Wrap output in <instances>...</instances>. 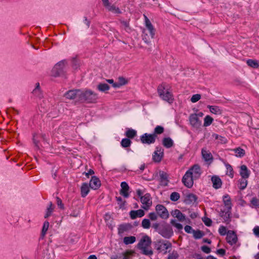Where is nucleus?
I'll return each instance as SVG.
<instances>
[{"label":"nucleus","mask_w":259,"mask_h":259,"mask_svg":"<svg viewBox=\"0 0 259 259\" xmlns=\"http://www.w3.org/2000/svg\"><path fill=\"white\" fill-rule=\"evenodd\" d=\"M164 127L161 125L156 126L154 130V132L152 134L153 135H155V136H157V135H160L162 134L164 132Z\"/></svg>","instance_id":"38"},{"label":"nucleus","mask_w":259,"mask_h":259,"mask_svg":"<svg viewBox=\"0 0 259 259\" xmlns=\"http://www.w3.org/2000/svg\"><path fill=\"white\" fill-rule=\"evenodd\" d=\"M192 233L193 234V237L196 239H198L202 238L204 234L203 232L199 230H193Z\"/></svg>","instance_id":"40"},{"label":"nucleus","mask_w":259,"mask_h":259,"mask_svg":"<svg viewBox=\"0 0 259 259\" xmlns=\"http://www.w3.org/2000/svg\"><path fill=\"white\" fill-rule=\"evenodd\" d=\"M160 226V225H159V224H158L157 223H155L153 224L152 227L154 229V230L156 231H157L158 233V230L159 229Z\"/></svg>","instance_id":"62"},{"label":"nucleus","mask_w":259,"mask_h":259,"mask_svg":"<svg viewBox=\"0 0 259 259\" xmlns=\"http://www.w3.org/2000/svg\"><path fill=\"white\" fill-rule=\"evenodd\" d=\"M219 232L221 235L224 236L227 234V228L223 226H221L219 229Z\"/></svg>","instance_id":"54"},{"label":"nucleus","mask_w":259,"mask_h":259,"mask_svg":"<svg viewBox=\"0 0 259 259\" xmlns=\"http://www.w3.org/2000/svg\"><path fill=\"white\" fill-rule=\"evenodd\" d=\"M130 228V226L129 225L123 224V225H120L118 229V234L119 235H121L124 232L128 231L129 230Z\"/></svg>","instance_id":"32"},{"label":"nucleus","mask_w":259,"mask_h":259,"mask_svg":"<svg viewBox=\"0 0 259 259\" xmlns=\"http://www.w3.org/2000/svg\"><path fill=\"white\" fill-rule=\"evenodd\" d=\"M234 151L236 153V155L237 157H242L245 155V151L241 148H237L234 149Z\"/></svg>","instance_id":"45"},{"label":"nucleus","mask_w":259,"mask_h":259,"mask_svg":"<svg viewBox=\"0 0 259 259\" xmlns=\"http://www.w3.org/2000/svg\"><path fill=\"white\" fill-rule=\"evenodd\" d=\"M98 98V94L92 90H80L79 101L82 102L95 103H96Z\"/></svg>","instance_id":"2"},{"label":"nucleus","mask_w":259,"mask_h":259,"mask_svg":"<svg viewBox=\"0 0 259 259\" xmlns=\"http://www.w3.org/2000/svg\"><path fill=\"white\" fill-rule=\"evenodd\" d=\"M179 256V255L178 252L176 250H174L168 255L167 259H178Z\"/></svg>","instance_id":"51"},{"label":"nucleus","mask_w":259,"mask_h":259,"mask_svg":"<svg viewBox=\"0 0 259 259\" xmlns=\"http://www.w3.org/2000/svg\"><path fill=\"white\" fill-rule=\"evenodd\" d=\"M157 92L159 97L164 101L172 103L174 100L172 95L167 90H165L163 85H159L157 88Z\"/></svg>","instance_id":"3"},{"label":"nucleus","mask_w":259,"mask_h":259,"mask_svg":"<svg viewBox=\"0 0 259 259\" xmlns=\"http://www.w3.org/2000/svg\"><path fill=\"white\" fill-rule=\"evenodd\" d=\"M251 203L256 207H259V199L256 197H253L251 200Z\"/></svg>","instance_id":"55"},{"label":"nucleus","mask_w":259,"mask_h":259,"mask_svg":"<svg viewBox=\"0 0 259 259\" xmlns=\"http://www.w3.org/2000/svg\"><path fill=\"white\" fill-rule=\"evenodd\" d=\"M253 231L254 235L257 237H259V227H255Z\"/></svg>","instance_id":"64"},{"label":"nucleus","mask_w":259,"mask_h":259,"mask_svg":"<svg viewBox=\"0 0 259 259\" xmlns=\"http://www.w3.org/2000/svg\"><path fill=\"white\" fill-rule=\"evenodd\" d=\"M151 239L148 236L143 237L138 243V247L140 249H145L151 244Z\"/></svg>","instance_id":"16"},{"label":"nucleus","mask_w":259,"mask_h":259,"mask_svg":"<svg viewBox=\"0 0 259 259\" xmlns=\"http://www.w3.org/2000/svg\"><path fill=\"white\" fill-rule=\"evenodd\" d=\"M89 186L87 183H83L81 187V196L85 197L89 192Z\"/></svg>","instance_id":"30"},{"label":"nucleus","mask_w":259,"mask_h":259,"mask_svg":"<svg viewBox=\"0 0 259 259\" xmlns=\"http://www.w3.org/2000/svg\"><path fill=\"white\" fill-rule=\"evenodd\" d=\"M158 233L160 234L163 237L169 239L174 234L172 228L167 224H163L160 225Z\"/></svg>","instance_id":"5"},{"label":"nucleus","mask_w":259,"mask_h":259,"mask_svg":"<svg viewBox=\"0 0 259 259\" xmlns=\"http://www.w3.org/2000/svg\"><path fill=\"white\" fill-rule=\"evenodd\" d=\"M250 171L245 165H242L240 167V175L242 178L247 179L250 175Z\"/></svg>","instance_id":"23"},{"label":"nucleus","mask_w":259,"mask_h":259,"mask_svg":"<svg viewBox=\"0 0 259 259\" xmlns=\"http://www.w3.org/2000/svg\"><path fill=\"white\" fill-rule=\"evenodd\" d=\"M144 16L146 29L143 31V39L146 43L148 44L151 39L154 38L155 34V29L148 17L145 15Z\"/></svg>","instance_id":"1"},{"label":"nucleus","mask_w":259,"mask_h":259,"mask_svg":"<svg viewBox=\"0 0 259 259\" xmlns=\"http://www.w3.org/2000/svg\"><path fill=\"white\" fill-rule=\"evenodd\" d=\"M207 108L209 109L211 113L217 115L222 114V110L218 106L208 105Z\"/></svg>","instance_id":"29"},{"label":"nucleus","mask_w":259,"mask_h":259,"mask_svg":"<svg viewBox=\"0 0 259 259\" xmlns=\"http://www.w3.org/2000/svg\"><path fill=\"white\" fill-rule=\"evenodd\" d=\"M226 167L227 170V174L231 178L233 177V169L231 165L227 164L226 165Z\"/></svg>","instance_id":"50"},{"label":"nucleus","mask_w":259,"mask_h":259,"mask_svg":"<svg viewBox=\"0 0 259 259\" xmlns=\"http://www.w3.org/2000/svg\"><path fill=\"white\" fill-rule=\"evenodd\" d=\"M211 180L213 184L212 186L214 189H218L221 187L222 182L221 179L218 176H213L211 177Z\"/></svg>","instance_id":"21"},{"label":"nucleus","mask_w":259,"mask_h":259,"mask_svg":"<svg viewBox=\"0 0 259 259\" xmlns=\"http://www.w3.org/2000/svg\"><path fill=\"white\" fill-rule=\"evenodd\" d=\"M212 136L215 140H218V142L220 144H225L227 142V139L225 137L220 136L218 134H213Z\"/></svg>","instance_id":"35"},{"label":"nucleus","mask_w":259,"mask_h":259,"mask_svg":"<svg viewBox=\"0 0 259 259\" xmlns=\"http://www.w3.org/2000/svg\"><path fill=\"white\" fill-rule=\"evenodd\" d=\"M230 209L227 208V210L222 211L220 213L221 217L224 220V222L226 224H229L230 222L231 211Z\"/></svg>","instance_id":"22"},{"label":"nucleus","mask_w":259,"mask_h":259,"mask_svg":"<svg viewBox=\"0 0 259 259\" xmlns=\"http://www.w3.org/2000/svg\"><path fill=\"white\" fill-rule=\"evenodd\" d=\"M121 190L120 191V194L125 198H127L129 196V193L128 192L130 187L128 184L125 182H123L121 183Z\"/></svg>","instance_id":"19"},{"label":"nucleus","mask_w":259,"mask_h":259,"mask_svg":"<svg viewBox=\"0 0 259 259\" xmlns=\"http://www.w3.org/2000/svg\"><path fill=\"white\" fill-rule=\"evenodd\" d=\"M226 240L229 244L233 245L237 241V235L233 231H229L227 234Z\"/></svg>","instance_id":"14"},{"label":"nucleus","mask_w":259,"mask_h":259,"mask_svg":"<svg viewBox=\"0 0 259 259\" xmlns=\"http://www.w3.org/2000/svg\"><path fill=\"white\" fill-rule=\"evenodd\" d=\"M223 201L225 205L228 209H231V199L228 195H226L223 197Z\"/></svg>","instance_id":"36"},{"label":"nucleus","mask_w":259,"mask_h":259,"mask_svg":"<svg viewBox=\"0 0 259 259\" xmlns=\"http://www.w3.org/2000/svg\"><path fill=\"white\" fill-rule=\"evenodd\" d=\"M120 21L126 31H128L130 29L128 22L124 20H120Z\"/></svg>","instance_id":"59"},{"label":"nucleus","mask_w":259,"mask_h":259,"mask_svg":"<svg viewBox=\"0 0 259 259\" xmlns=\"http://www.w3.org/2000/svg\"><path fill=\"white\" fill-rule=\"evenodd\" d=\"M136 241V237L134 236L125 237L123 238V242L125 244L134 243Z\"/></svg>","instance_id":"37"},{"label":"nucleus","mask_w":259,"mask_h":259,"mask_svg":"<svg viewBox=\"0 0 259 259\" xmlns=\"http://www.w3.org/2000/svg\"><path fill=\"white\" fill-rule=\"evenodd\" d=\"M137 135V132L133 129H128L125 132V136L130 139L134 138Z\"/></svg>","instance_id":"41"},{"label":"nucleus","mask_w":259,"mask_h":259,"mask_svg":"<svg viewBox=\"0 0 259 259\" xmlns=\"http://www.w3.org/2000/svg\"><path fill=\"white\" fill-rule=\"evenodd\" d=\"M80 90H71L67 91L64 96L69 100H73L78 98L79 100Z\"/></svg>","instance_id":"11"},{"label":"nucleus","mask_w":259,"mask_h":259,"mask_svg":"<svg viewBox=\"0 0 259 259\" xmlns=\"http://www.w3.org/2000/svg\"><path fill=\"white\" fill-rule=\"evenodd\" d=\"M170 223L179 230L183 229V226L181 224L177 223L175 220H171Z\"/></svg>","instance_id":"53"},{"label":"nucleus","mask_w":259,"mask_h":259,"mask_svg":"<svg viewBox=\"0 0 259 259\" xmlns=\"http://www.w3.org/2000/svg\"><path fill=\"white\" fill-rule=\"evenodd\" d=\"M197 197L193 194H189L187 195L185 199V202L186 204H190L194 203L197 200Z\"/></svg>","instance_id":"26"},{"label":"nucleus","mask_w":259,"mask_h":259,"mask_svg":"<svg viewBox=\"0 0 259 259\" xmlns=\"http://www.w3.org/2000/svg\"><path fill=\"white\" fill-rule=\"evenodd\" d=\"M66 62L62 60L57 63L52 70V75L54 77L63 75L64 74V68Z\"/></svg>","instance_id":"4"},{"label":"nucleus","mask_w":259,"mask_h":259,"mask_svg":"<svg viewBox=\"0 0 259 259\" xmlns=\"http://www.w3.org/2000/svg\"><path fill=\"white\" fill-rule=\"evenodd\" d=\"M127 80L123 77H120L118 78V81L116 82V84H114L113 87L114 88H119L120 87L125 85L127 83Z\"/></svg>","instance_id":"31"},{"label":"nucleus","mask_w":259,"mask_h":259,"mask_svg":"<svg viewBox=\"0 0 259 259\" xmlns=\"http://www.w3.org/2000/svg\"><path fill=\"white\" fill-rule=\"evenodd\" d=\"M49 227V223L48 221H45L44 223L41 235L42 237H44L45 235L46 234V233L48 230Z\"/></svg>","instance_id":"46"},{"label":"nucleus","mask_w":259,"mask_h":259,"mask_svg":"<svg viewBox=\"0 0 259 259\" xmlns=\"http://www.w3.org/2000/svg\"><path fill=\"white\" fill-rule=\"evenodd\" d=\"M143 204L142 207L145 210H148L152 204V198L149 193H146L140 198Z\"/></svg>","instance_id":"8"},{"label":"nucleus","mask_w":259,"mask_h":259,"mask_svg":"<svg viewBox=\"0 0 259 259\" xmlns=\"http://www.w3.org/2000/svg\"><path fill=\"white\" fill-rule=\"evenodd\" d=\"M201 98V95L200 94H195L193 95L191 98V101L192 103H196V102L198 101Z\"/></svg>","instance_id":"52"},{"label":"nucleus","mask_w":259,"mask_h":259,"mask_svg":"<svg viewBox=\"0 0 259 259\" xmlns=\"http://www.w3.org/2000/svg\"><path fill=\"white\" fill-rule=\"evenodd\" d=\"M107 9L109 11H111L112 12H113L114 13L116 14H120L121 13V11L119 10V9L117 7H116V6L114 5H110V6L108 7Z\"/></svg>","instance_id":"42"},{"label":"nucleus","mask_w":259,"mask_h":259,"mask_svg":"<svg viewBox=\"0 0 259 259\" xmlns=\"http://www.w3.org/2000/svg\"><path fill=\"white\" fill-rule=\"evenodd\" d=\"M54 209V207L53 206V203L52 202H49V207L47 208L46 213L45 215V218H47L50 217Z\"/></svg>","instance_id":"44"},{"label":"nucleus","mask_w":259,"mask_h":259,"mask_svg":"<svg viewBox=\"0 0 259 259\" xmlns=\"http://www.w3.org/2000/svg\"><path fill=\"white\" fill-rule=\"evenodd\" d=\"M32 94L34 96L41 98L42 97V93L40 90L39 83L38 82L35 84V88L32 91Z\"/></svg>","instance_id":"28"},{"label":"nucleus","mask_w":259,"mask_h":259,"mask_svg":"<svg viewBox=\"0 0 259 259\" xmlns=\"http://www.w3.org/2000/svg\"><path fill=\"white\" fill-rule=\"evenodd\" d=\"M180 195L179 193L174 192H172L170 196V199L171 201H176L179 199Z\"/></svg>","instance_id":"48"},{"label":"nucleus","mask_w":259,"mask_h":259,"mask_svg":"<svg viewBox=\"0 0 259 259\" xmlns=\"http://www.w3.org/2000/svg\"><path fill=\"white\" fill-rule=\"evenodd\" d=\"M158 214L153 212L148 214V217L151 221H156L158 218Z\"/></svg>","instance_id":"56"},{"label":"nucleus","mask_w":259,"mask_h":259,"mask_svg":"<svg viewBox=\"0 0 259 259\" xmlns=\"http://www.w3.org/2000/svg\"><path fill=\"white\" fill-rule=\"evenodd\" d=\"M189 121L190 124L196 128L200 127L201 125V121L197 117L196 113L190 115Z\"/></svg>","instance_id":"13"},{"label":"nucleus","mask_w":259,"mask_h":259,"mask_svg":"<svg viewBox=\"0 0 259 259\" xmlns=\"http://www.w3.org/2000/svg\"><path fill=\"white\" fill-rule=\"evenodd\" d=\"M132 141L127 138L123 139L121 141V145L123 148H127L131 146Z\"/></svg>","instance_id":"43"},{"label":"nucleus","mask_w":259,"mask_h":259,"mask_svg":"<svg viewBox=\"0 0 259 259\" xmlns=\"http://www.w3.org/2000/svg\"><path fill=\"white\" fill-rule=\"evenodd\" d=\"M201 154L204 160L208 163H211L213 161V157L211 153L206 148H202Z\"/></svg>","instance_id":"17"},{"label":"nucleus","mask_w":259,"mask_h":259,"mask_svg":"<svg viewBox=\"0 0 259 259\" xmlns=\"http://www.w3.org/2000/svg\"><path fill=\"white\" fill-rule=\"evenodd\" d=\"M187 171L189 172L195 179H198L201 174L200 167L198 164L194 165Z\"/></svg>","instance_id":"12"},{"label":"nucleus","mask_w":259,"mask_h":259,"mask_svg":"<svg viewBox=\"0 0 259 259\" xmlns=\"http://www.w3.org/2000/svg\"><path fill=\"white\" fill-rule=\"evenodd\" d=\"M97 89L99 91L104 92L108 91L110 87L106 83H101L98 85Z\"/></svg>","instance_id":"34"},{"label":"nucleus","mask_w":259,"mask_h":259,"mask_svg":"<svg viewBox=\"0 0 259 259\" xmlns=\"http://www.w3.org/2000/svg\"><path fill=\"white\" fill-rule=\"evenodd\" d=\"M160 182L161 185L167 186L169 182L168 180V175L163 171H159Z\"/></svg>","instance_id":"20"},{"label":"nucleus","mask_w":259,"mask_h":259,"mask_svg":"<svg viewBox=\"0 0 259 259\" xmlns=\"http://www.w3.org/2000/svg\"><path fill=\"white\" fill-rule=\"evenodd\" d=\"M201 250L206 253H209L211 251L210 248L205 245L202 246L201 247Z\"/></svg>","instance_id":"60"},{"label":"nucleus","mask_w":259,"mask_h":259,"mask_svg":"<svg viewBox=\"0 0 259 259\" xmlns=\"http://www.w3.org/2000/svg\"><path fill=\"white\" fill-rule=\"evenodd\" d=\"M56 200H57V204L58 207L61 209H64V204L62 203L61 199L60 198H59V197H57Z\"/></svg>","instance_id":"58"},{"label":"nucleus","mask_w":259,"mask_h":259,"mask_svg":"<svg viewBox=\"0 0 259 259\" xmlns=\"http://www.w3.org/2000/svg\"><path fill=\"white\" fill-rule=\"evenodd\" d=\"M174 141L169 138H164L162 140V145L166 148H170L174 146Z\"/></svg>","instance_id":"27"},{"label":"nucleus","mask_w":259,"mask_h":259,"mask_svg":"<svg viewBox=\"0 0 259 259\" xmlns=\"http://www.w3.org/2000/svg\"><path fill=\"white\" fill-rule=\"evenodd\" d=\"M194 179H195L191 176L190 173L187 171L183 177L182 182L185 186L190 188L193 186Z\"/></svg>","instance_id":"10"},{"label":"nucleus","mask_w":259,"mask_h":259,"mask_svg":"<svg viewBox=\"0 0 259 259\" xmlns=\"http://www.w3.org/2000/svg\"><path fill=\"white\" fill-rule=\"evenodd\" d=\"M246 179H247L242 178L239 180L238 187L240 189L243 190L246 187L247 185V181Z\"/></svg>","instance_id":"39"},{"label":"nucleus","mask_w":259,"mask_h":259,"mask_svg":"<svg viewBox=\"0 0 259 259\" xmlns=\"http://www.w3.org/2000/svg\"><path fill=\"white\" fill-rule=\"evenodd\" d=\"M213 120V118L209 115L206 116L204 118L203 125L204 126L210 125L212 123Z\"/></svg>","instance_id":"47"},{"label":"nucleus","mask_w":259,"mask_h":259,"mask_svg":"<svg viewBox=\"0 0 259 259\" xmlns=\"http://www.w3.org/2000/svg\"><path fill=\"white\" fill-rule=\"evenodd\" d=\"M185 232H186L188 233H193V229L189 225H186L184 228Z\"/></svg>","instance_id":"61"},{"label":"nucleus","mask_w":259,"mask_h":259,"mask_svg":"<svg viewBox=\"0 0 259 259\" xmlns=\"http://www.w3.org/2000/svg\"><path fill=\"white\" fill-rule=\"evenodd\" d=\"M226 251L224 249H219L217 250V253L221 255V256H224L225 254Z\"/></svg>","instance_id":"63"},{"label":"nucleus","mask_w":259,"mask_h":259,"mask_svg":"<svg viewBox=\"0 0 259 259\" xmlns=\"http://www.w3.org/2000/svg\"><path fill=\"white\" fill-rule=\"evenodd\" d=\"M145 212L142 209L137 210H131L130 212V217L132 219H135L137 217H142L144 215Z\"/></svg>","instance_id":"24"},{"label":"nucleus","mask_w":259,"mask_h":259,"mask_svg":"<svg viewBox=\"0 0 259 259\" xmlns=\"http://www.w3.org/2000/svg\"><path fill=\"white\" fill-rule=\"evenodd\" d=\"M142 226L144 229H149L150 227V222L149 219H144L142 222Z\"/></svg>","instance_id":"49"},{"label":"nucleus","mask_w":259,"mask_h":259,"mask_svg":"<svg viewBox=\"0 0 259 259\" xmlns=\"http://www.w3.org/2000/svg\"><path fill=\"white\" fill-rule=\"evenodd\" d=\"M202 221L204 224L207 226H210L212 224V221L208 218L204 217L202 219Z\"/></svg>","instance_id":"57"},{"label":"nucleus","mask_w":259,"mask_h":259,"mask_svg":"<svg viewBox=\"0 0 259 259\" xmlns=\"http://www.w3.org/2000/svg\"><path fill=\"white\" fill-rule=\"evenodd\" d=\"M163 149L161 148H157L153 154V159L156 162L161 161L163 156Z\"/></svg>","instance_id":"15"},{"label":"nucleus","mask_w":259,"mask_h":259,"mask_svg":"<svg viewBox=\"0 0 259 259\" xmlns=\"http://www.w3.org/2000/svg\"><path fill=\"white\" fill-rule=\"evenodd\" d=\"M156 248L159 252H163L164 253L167 252V250L171 247V243L168 241L160 240L156 243Z\"/></svg>","instance_id":"6"},{"label":"nucleus","mask_w":259,"mask_h":259,"mask_svg":"<svg viewBox=\"0 0 259 259\" xmlns=\"http://www.w3.org/2000/svg\"><path fill=\"white\" fill-rule=\"evenodd\" d=\"M157 214L162 219H167L169 217L168 212L166 207L161 204H157L155 207Z\"/></svg>","instance_id":"9"},{"label":"nucleus","mask_w":259,"mask_h":259,"mask_svg":"<svg viewBox=\"0 0 259 259\" xmlns=\"http://www.w3.org/2000/svg\"><path fill=\"white\" fill-rule=\"evenodd\" d=\"M171 215L176 218L180 222H183L185 220V216L178 209H175L171 212Z\"/></svg>","instance_id":"25"},{"label":"nucleus","mask_w":259,"mask_h":259,"mask_svg":"<svg viewBox=\"0 0 259 259\" xmlns=\"http://www.w3.org/2000/svg\"><path fill=\"white\" fill-rule=\"evenodd\" d=\"M157 136L152 134L145 133L140 136V140L144 144L150 145L155 143Z\"/></svg>","instance_id":"7"},{"label":"nucleus","mask_w":259,"mask_h":259,"mask_svg":"<svg viewBox=\"0 0 259 259\" xmlns=\"http://www.w3.org/2000/svg\"><path fill=\"white\" fill-rule=\"evenodd\" d=\"M89 185L92 189L97 190L100 187L101 182L97 177L93 176L90 180Z\"/></svg>","instance_id":"18"},{"label":"nucleus","mask_w":259,"mask_h":259,"mask_svg":"<svg viewBox=\"0 0 259 259\" xmlns=\"http://www.w3.org/2000/svg\"><path fill=\"white\" fill-rule=\"evenodd\" d=\"M247 64L249 66L254 68L259 67V61L256 60L249 59L247 61Z\"/></svg>","instance_id":"33"}]
</instances>
